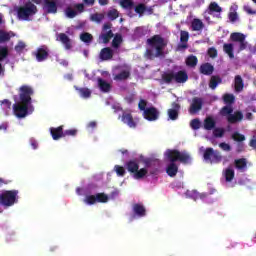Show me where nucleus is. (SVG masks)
Masks as SVG:
<instances>
[{
  "label": "nucleus",
  "mask_w": 256,
  "mask_h": 256,
  "mask_svg": "<svg viewBox=\"0 0 256 256\" xmlns=\"http://www.w3.org/2000/svg\"><path fill=\"white\" fill-rule=\"evenodd\" d=\"M162 81H164V83L167 85L173 83V81L176 83H187V81H189V75L185 70H180L178 72L169 70L168 72L162 74Z\"/></svg>",
  "instance_id": "20e7f679"
},
{
  "label": "nucleus",
  "mask_w": 256,
  "mask_h": 256,
  "mask_svg": "<svg viewBox=\"0 0 256 256\" xmlns=\"http://www.w3.org/2000/svg\"><path fill=\"white\" fill-rule=\"evenodd\" d=\"M50 133L54 141H59L61 137H64L63 126L57 128H50Z\"/></svg>",
  "instance_id": "4be33fe9"
},
{
  "label": "nucleus",
  "mask_w": 256,
  "mask_h": 256,
  "mask_svg": "<svg viewBox=\"0 0 256 256\" xmlns=\"http://www.w3.org/2000/svg\"><path fill=\"white\" fill-rule=\"evenodd\" d=\"M32 55L36 58L38 63H43L49 59V47L47 45H42L36 49Z\"/></svg>",
  "instance_id": "9d476101"
},
{
  "label": "nucleus",
  "mask_w": 256,
  "mask_h": 256,
  "mask_svg": "<svg viewBox=\"0 0 256 256\" xmlns=\"http://www.w3.org/2000/svg\"><path fill=\"white\" fill-rule=\"evenodd\" d=\"M145 167L144 169H151V167H159V160L153 158H146L143 161Z\"/></svg>",
  "instance_id": "c756f323"
},
{
  "label": "nucleus",
  "mask_w": 256,
  "mask_h": 256,
  "mask_svg": "<svg viewBox=\"0 0 256 256\" xmlns=\"http://www.w3.org/2000/svg\"><path fill=\"white\" fill-rule=\"evenodd\" d=\"M95 196L96 203H107V201H109V196L105 193H97Z\"/></svg>",
  "instance_id": "c03bdc74"
},
{
  "label": "nucleus",
  "mask_w": 256,
  "mask_h": 256,
  "mask_svg": "<svg viewBox=\"0 0 256 256\" xmlns=\"http://www.w3.org/2000/svg\"><path fill=\"white\" fill-rule=\"evenodd\" d=\"M37 6L32 2H27L25 5L17 8V18L20 21H29V17H33L37 13Z\"/></svg>",
  "instance_id": "39448f33"
},
{
  "label": "nucleus",
  "mask_w": 256,
  "mask_h": 256,
  "mask_svg": "<svg viewBox=\"0 0 256 256\" xmlns=\"http://www.w3.org/2000/svg\"><path fill=\"white\" fill-rule=\"evenodd\" d=\"M209 14L211 15V13H221L223 11V8H221V6H219V4H217V2H211L209 4Z\"/></svg>",
  "instance_id": "4c0bfd02"
},
{
  "label": "nucleus",
  "mask_w": 256,
  "mask_h": 256,
  "mask_svg": "<svg viewBox=\"0 0 256 256\" xmlns=\"http://www.w3.org/2000/svg\"><path fill=\"white\" fill-rule=\"evenodd\" d=\"M223 83V79L219 76H211L210 81H209V88L212 90L217 89L218 85H221Z\"/></svg>",
  "instance_id": "c85d7f7f"
},
{
  "label": "nucleus",
  "mask_w": 256,
  "mask_h": 256,
  "mask_svg": "<svg viewBox=\"0 0 256 256\" xmlns=\"http://www.w3.org/2000/svg\"><path fill=\"white\" fill-rule=\"evenodd\" d=\"M113 49L109 48V47H105L100 51V59L101 61H109L111 59H113Z\"/></svg>",
  "instance_id": "a211bd4d"
},
{
  "label": "nucleus",
  "mask_w": 256,
  "mask_h": 256,
  "mask_svg": "<svg viewBox=\"0 0 256 256\" xmlns=\"http://www.w3.org/2000/svg\"><path fill=\"white\" fill-rule=\"evenodd\" d=\"M19 93V103L21 105H31L32 98L31 96L34 95L35 91L33 90V87L29 85H22L18 89Z\"/></svg>",
  "instance_id": "423d86ee"
},
{
  "label": "nucleus",
  "mask_w": 256,
  "mask_h": 256,
  "mask_svg": "<svg viewBox=\"0 0 256 256\" xmlns=\"http://www.w3.org/2000/svg\"><path fill=\"white\" fill-rule=\"evenodd\" d=\"M91 21H94L95 23H101L105 19V15L101 13H94L90 17Z\"/></svg>",
  "instance_id": "09e8293b"
},
{
  "label": "nucleus",
  "mask_w": 256,
  "mask_h": 256,
  "mask_svg": "<svg viewBox=\"0 0 256 256\" xmlns=\"http://www.w3.org/2000/svg\"><path fill=\"white\" fill-rule=\"evenodd\" d=\"M224 177L227 183H231L233 179H235V170L233 168L228 167L224 170Z\"/></svg>",
  "instance_id": "2f4dec72"
},
{
  "label": "nucleus",
  "mask_w": 256,
  "mask_h": 256,
  "mask_svg": "<svg viewBox=\"0 0 256 256\" xmlns=\"http://www.w3.org/2000/svg\"><path fill=\"white\" fill-rule=\"evenodd\" d=\"M58 41H61L65 49L69 51L73 46L71 45V38L65 33L58 34Z\"/></svg>",
  "instance_id": "b1692460"
},
{
  "label": "nucleus",
  "mask_w": 256,
  "mask_h": 256,
  "mask_svg": "<svg viewBox=\"0 0 256 256\" xmlns=\"http://www.w3.org/2000/svg\"><path fill=\"white\" fill-rule=\"evenodd\" d=\"M191 29L192 31H203L205 29V24L199 18H194L191 22Z\"/></svg>",
  "instance_id": "393cba45"
},
{
  "label": "nucleus",
  "mask_w": 256,
  "mask_h": 256,
  "mask_svg": "<svg viewBox=\"0 0 256 256\" xmlns=\"http://www.w3.org/2000/svg\"><path fill=\"white\" fill-rule=\"evenodd\" d=\"M84 203H87V205H95V203H97V198L95 195H88L86 196Z\"/></svg>",
  "instance_id": "5fc2aeb1"
},
{
  "label": "nucleus",
  "mask_w": 256,
  "mask_h": 256,
  "mask_svg": "<svg viewBox=\"0 0 256 256\" xmlns=\"http://www.w3.org/2000/svg\"><path fill=\"white\" fill-rule=\"evenodd\" d=\"M17 190H7L4 191L0 195V205H4V207H11L12 205H15L17 201Z\"/></svg>",
  "instance_id": "6e6552de"
},
{
  "label": "nucleus",
  "mask_w": 256,
  "mask_h": 256,
  "mask_svg": "<svg viewBox=\"0 0 256 256\" xmlns=\"http://www.w3.org/2000/svg\"><path fill=\"white\" fill-rule=\"evenodd\" d=\"M125 169L132 175L133 179L141 181L144 177H147L149 170L147 168L139 169V159H132L125 163Z\"/></svg>",
  "instance_id": "7ed1b4c3"
},
{
  "label": "nucleus",
  "mask_w": 256,
  "mask_h": 256,
  "mask_svg": "<svg viewBox=\"0 0 256 256\" xmlns=\"http://www.w3.org/2000/svg\"><path fill=\"white\" fill-rule=\"evenodd\" d=\"M189 45H187V42H181V44H178L177 51H183V49H188Z\"/></svg>",
  "instance_id": "774afa93"
},
{
  "label": "nucleus",
  "mask_w": 256,
  "mask_h": 256,
  "mask_svg": "<svg viewBox=\"0 0 256 256\" xmlns=\"http://www.w3.org/2000/svg\"><path fill=\"white\" fill-rule=\"evenodd\" d=\"M107 17L110 19V21H115V19L119 17V11H117V9L109 10Z\"/></svg>",
  "instance_id": "8fccbe9b"
},
{
  "label": "nucleus",
  "mask_w": 256,
  "mask_h": 256,
  "mask_svg": "<svg viewBox=\"0 0 256 256\" xmlns=\"http://www.w3.org/2000/svg\"><path fill=\"white\" fill-rule=\"evenodd\" d=\"M227 121L231 125H234V123H239V121H243V112L242 111H236L234 114H230L227 116Z\"/></svg>",
  "instance_id": "aec40b11"
},
{
  "label": "nucleus",
  "mask_w": 256,
  "mask_h": 256,
  "mask_svg": "<svg viewBox=\"0 0 256 256\" xmlns=\"http://www.w3.org/2000/svg\"><path fill=\"white\" fill-rule=\"evenodd\" d=\"M180 41L181 43H187L189 41V32L182 30L180 32Z\"/></svg>",
  "instance_id": "13d9d810"
},
{
  "label": "nucleus",
  "mask_w": 256,
  "mask_h": 256,
  "mask_svg": "<svg viewBox=\"0 0 256 256\" xmlns=\"http://www.w3.org/2000/svg\"><path fill=\"white\" fill-rule=\"evenodd\" d=\"M26 45L24 42H18V44L15 46V52L16 53H23V49H25Z\"/></svg>",
  "instance_id": "052dcab7"
},
{
  "label": "nucleus",
  "mask_w": 256,
  "mask_h": 256,
  "mask_svg": "<svg viewBox=\"0 0 256 256\" xmlns=\"http://www.w3.org/2000/svg\"><path fill=\"white\" fill-rule=\"evenodd\" d=\"M113 37H115V35L113 34V31L109 30L106 33L100 34L99 39L102 40V43H104V45H107V43H109V41H111Z\"/></svg>",
  "instance_id": "473e14b6"
},
{
  "label": "nucleus",
  "mask_w": 256,
  "mask_h": 256,
  "mask_svg": "<svg viewBox=\"0 0 256 256\" xmlns=\"http://www.w3.org/2000/svg\"><path fill=\"white\" fill-rule=\"evenodd\" d=\"M197 63H199V60L195 55H190L186 58L187 67H197Z\"/></svg>",
  "instance_id": "58836bf2"
},
{
  "label": "nucleus",
  "mask_w": 256,
  "mask_h": 256,
  "mask_svg": "<svg viewBox=\"0 0 256 256\" xmlns=\"http://www.w3.org/2000/svg\"><path fill=\"white\" fill-rule=\"evenodd\" d=\"M131 77V72L128 70H123L119 74H116L114 76L115 81H125L126 79H129Z\"/></svg>",
  "instance_id": "72a5a7b5"
},
{
  "label": "nucleus",
  "mask_w": 256,
  "mask_h": 256,
  "mask_svg": "<svg viewBox=\"0 0 256 256\" xmlns=\"http://www.w3.org/2000/svg\"><path fill=\"white\" fill-rule=\"evenodd\" d=\"M143 116L147 121H157V119H159V110L155 107L146 108L143 112Z\"/></svg>",
  "instance_id": "f8f14e48"
},
{
  "label": "nucleus",
  "mask_w": 256,
  "mask_h": 256,
  "mask_svg": "<svg viewBox=\"0 0 256 256\" xmlns=\"http://www.w3.org/2000/svg\"><path fill=\"white\" fill-rule=\"evenodd\" d=\"M138 108L140 109V111H144V113H145V111H147V101L141 99L138 104Z\"/></svg>",
  "instance_id": "e2e57ef3"
},
{
  "label": "nucleus",
  "mask_w": 256,
  "mask_h": 256,
  "mask_svg": "<svg viewBox=\"0 0 256 256\" xmlns=\"http://www.w3.org/2000/svg\"><path fill=\"white\" fill-rule=\"evenodd\" d=\"M1 108L3 111H9L11 109V101L4 99L0 102Z\"/></svg>",
  "instance_id": "864d4df0"
},
{
  "label": "nucleus",
  "mask_w": 256,
  "mask_h": 256,
  "mask_svg": "<svg viewBox=\"0 0 256 256\" xmlns=\"http://www.w3.org/2000/svg\"><path fill=\"white\" fill-rule=\"evenodd\" d=\"M166 157L170 161V164L166 168V173L169 177H175L177 173H179V166H177V161L187 165V163H191V155L189 153L183 151H179L177 149L167 150Z\"/></svg>",
  "instance_id": "f257e3e1"
},
{
  "label": "nucleus",
  "mask_w": 256,
  "mask_h": 256,
  "mask_svg": "<svg viewBox=\"0 0 256 256\" xmlns=\"http://www.w3.org/2000/svg\"><path fill=\"white\" fill-rule=\"evenodd\" d=\"M134 11L141 17L147 11V6H145L143 3H140L135 6Z\"/></svg>",
  "instance_id": "a18cd8bd"
},
{
  "label": "nucleus",
  "mask_w": 256,
  "mask_h": 256,
  "mask_svg": "<svg viewBox=\"0 0 256 256\" xmlns=\"http://www.w3.org/2000/svg\"><path fill=\"white\" fill-rule=\"evenodd\" d=\"M147 45L150 47L146 49L145 57L150 61L153 59H157V57H165V47H167V42H165V38L161 37V35L156 34L146 40Z\"/></svg>",
  "instance_id": "f03ea898"
},
{
  "label": "nucleus",
  "mask_w": 256,
  "mask_h": 256,
  "mask_svg": "<svg viewBox=\"0 0 256 256\" xmlns=\"http://www.w3.org/2000/svg\"><path fill=\"white\" fill-rule=\"evenodd\" d=\"M220 113L223 117H229V115L233 114V107L231 105H226L221 109Z\"/></svg>",
  "instance_id": "37998d69"
},
{
  "label": "nucleus",
  "mask_w": 256,
  "mask_h": 256,
  "mask_svg": "<svg viewBox=\"0 0 256 256\" xmlns=\"http://www.w3.org/2000/svg\"><path fill=\"white\" fill-rule=\"evenodd\" d=\"M203 159L207 163H221L223 161V156L219 150H215L211 147H208L204 150Z\"/></svg>",
  "instance_id": "0eeeda50"
},
{
  "label": "nucleus",
  "mask_w": 256,
  "mask_h": 256,
  "mask_svg": "<svg viewBox=\"0 0 256 256\" xmlns=\"http://www.w3.org/2000/svg\"><path fill=\"white\" fill-rule=\"evenodd\" d=\"M201 109H203V99L199 97H194L192 99V104L190 105L189 108L190 115H195V113H199Z\"/></svg>",
  "instance_id": "ddd939ff"
},
{
  "label": "nucleus",
  "mask_w": 256,
  "mask_h": 256,
  "mask_svg": "<svg viewBox=\"0 0 256 256\" xmlns=\"http://www.w3.org/2000/svg\"><path fill=\"white\" fill-rule=\"evenodd\" d=\"M237 9H239V6L235 4L230 7V12L228 14V19L230 23H235L239 20V14H237Z\"/></svg>",
  "instance_id": "5701e85b"
},
{
  "label": "nucleus",
  "mask_w": 256,
  "mask_h": 256,
  "mask_svg": "<svg viewBox=\"0 0 256 256\" xmlns=\"http://www.w3.org/2000/svg\"><path fill=\"white\" fill-rule=\"evenodd\" d=\"M66 16L68 17V19H75V17H77V11H75L71 7H68L66 8Z\"/></svg>",
  "instance_id": "6e6d98bb"
},
{
  "label": "nucleus",
  "mask_w": 256,
  "mask_h": 256,
  "mask_svg": "<svg viewBox=\"0 0 256 256\" xmlns=\"http://www.w3.org/2000/svg\"><path fill=\"white\" fill-rule=\"evenodd\" d=\"M186 197L189 199H193L194 201H197L199 199V192L197 190H187L185 193Z\"/></svg>",
  "instance_id": "de8ad7c7"
},
{
  "label": "nucleus",
  "mask_w": 256,
  "mask_h": 256,
  "mask_svg": "<svg viewBox=\"0 0 256 256\" xmlns=\"http://www.w3.org/2000/svg\"><path fill=\"white\" fill-rule=\"evenodd\" d=\"M80 41L89 45V43L93 42V35L88 32H83L80 34Z\"/></svg>",
  "instance_id": "e433bc0d"
},
{
  "label": "nucleus",
  "mask_w": 256,
  "mask_h": 256,
  "mask_svg": "<svg viewBox=\"0 0 256 256\" xmlns=\"http://www.w3.org/2000/svg\"><path fill=\"white\" fill-rule=\"evenodd\" d=\"M234 88H235V91H237L238 93H240V91H243V89L245 88V83L243 82V78L241 77V75L235 76Z\"/></svg>",
  "instance_id": "cd10ccee"
},
{
  "label": "nucleus",
  "mask_w": 256,
  "mask_h": 256,
  "mask_svg": "<svg viewBox=\"0 0 256 256\" xmlns=\"http://www.w3.org/2000/svg\"><path fill=\"white\" fill-rule=\"evenodd\" d=\"M74 7L77 9L79 13H83L85 11V4L83 3L75 4Z\"/></svg>",
  "instance_id": "338daca9"
},
{
  "label": "nucleus",
  "mask_w": 256,
  "mask_h": 256,
  "mask_svg": "<svg viewBox=\"0 0 256 256\" xmlns=\"http://www.w3.org/2000/svg\"><path fill=\"white\" fill-rule=\"evenodd\" d=\"M121 121L128 125L130 129H135L137 127V122L133 119L131 112H123L121 116Z\"/></svg>",
  "instance_id": "4468645a"
},
{
  "label": "nucleus",
  "mask_w": 256,
  "mask_h": 256,
  "mask_svg": "<svg viewBox=\"0 0 256 256\" xmlns=\"http://www.w3.org/2000/svg\"><path fill=\"white\" fill-rule=\"evenodd\" d=\"M223 51L228 55L230 59H235V54L233 53V44L232 43H225L223 45Z\"/></svg>",
  "instance_id": "f704fd0d"
},
{
  "label": "nucleus",
  "mask_w": 256,
  "mask_h": 256,
  "mask_svg": "<svg viewBox=\"0 0 256 256\" xmlns=\"http://www.w3.org/2000/svg\"><path fill=\"white\" fill-rule=\"evenodd\" d=\"M181 110V105L177 102L172 103V108L168 109V117L171 121H177L179 119V111Z\"/></svg>",
  "instance_id": "2eb2a0df"
},
{
  "label": "nucleus",
  "mask_w": 256,
  "mask_h": 256,
  "mask_svg": "<svg viewBox=\"0 0 256 256\" xmlns=\"http://www.w3.org/2000/svg\"><path fill=\"white\" fill-rule=\"evenodd\" d=\"M12 37H15V32L13 31L7 32L3 29H0V44L8 43V41H11Z\"/></svg>",
  "instance_id": "412c9836"
},
{
  "label": "nucleus",
  "mask_w": 256,
  "mask_h": 256,
  "mask_svg": "<svg viewBox=\"0 0 256 256\" xmlns=\"http://www.w3.org/2000/svg\"><path fill=\"white\" fill-rule=\"evenodd\" d=\"M29 104H21V102H16L13 104V111L18 119H23L27 117L29 113Z\"/></svg>",
  "instance_id": "9b49d317"
},
{
  "label": "nucleus",
  "mask_w": 256,
  "mask_h": 256,
  "mask_svg": "<svg viewBox=\"0 0 256 256\" xmlns=\"http://www.w3.org/2000/svg\"><path fill=\"white\" fill-rule=\"evenodd\" d=\"M75 89H76V91H78L80 96L83 97L84 99H89V97H91V91L89 90V88H77V87H75Z\"/></svg>",
  "instance_id": "ea45409f"
},
{
  "label": "nucleus",
  "mask_w": 256,
  "mask_h": 256,
  "mask_svg": "<svg viewBox=\"0 0 256 256\" xmlns=\"http://www.w3.org/2000/svg\"><path fill=\"white\" fill-rule=\"evenodd\" d=\"M216 126H217V122L212 116H207L204 119L203 127L205 131H213V129H215Z\"/></svg>",
  "instance_id": "6ab92c4d"
},
{
  "label": "nucleus",
  "mask_w": 256,
  "mask_h": 256,
  "mask_svg": "<svg viewBox=\"0 0 256 256\" xmlns=\"http://www.w3.org/2000/svg\"><path fill=\"white\" fill-rule=\"evenodd\" d=\"M234 166L238 171H243V169H247V159L240 158L234 160Z\"/></svg>",
  "instance_id": "7c9ffc66"
},
{
  "label": "nucleus",
  "mask_w": 256,
  "mask_h": 256,
  "mask_svg": "<svg viewBox=\"0 0 256 256\" xmlns=\"http://www.w3.org/2000/svg\"><path fill=\"white\" fill-rule=\"evenodd\" d=\"M114 169L118 177H125V168L123 166L115 165Z\"/></svg>",
  "instance_id": "4d7b16f0"
},
{
  "label": "nucleus",
  "mask_w": 256,
  "mask_h": 256,
  "mask_svg": "<svg viewBox=\"0 0 256 256\" xmlns=\"http://www.w3.org/2000/svg\"><path fill=\"white\" fill-rule=\"evenodd\" d=\"M121 43H123V36L121 34H115L112 40L113 49H119L121 47Z\"/></svg>",
  "instance_id": "c9c22d12"
},
{
  "label": "nucleus",
  "mask_w": 256,
  "mask_h": 256,
  "mask_svg": "<svg viewBox=\"0 0 256 256\" xmlns=\"http://www.w3.org/2000/svg\"><path fill=\"white\" fill-rule=\"evenodd\" d=\"M44 9L49 15H55L57 13V1L55 0H44Z\"/></svg>",
  "instance_id": "dca6fc26"
},
{
  "label": "nucleus",
  "mask_w": 256,
  "mask_h": 256,
  "mask_svg": "<svg viewBox=\"0 0 256 256\" xmlns=\"http://www.w3.org/2000/svg\"><path fill=\"white\" fill-rule=\"evenodd\" d=\"M213 135L221 138L225 135V130L223 128H214Z\"/></svg>",
  "instance_id": "bf43d9fd"
},
{
  "label": "nucleus",
  "mask_w": 256,
  "mask_h": 256,
  "mask_svg": "<svg viewBox=\"0 0 256 256\" xmlns=\"http://www.w3.org/2000/svg\"><path fill=\"white\" fill-rule=\"evenodd\" d=\"M223 101L226 105H233L235 103V96L233 94H225L223 96Z\"/></svg>",
  "instance_id": "49530a36"
},
{
  "label": "nucleus",
  "mask_w": 256,
  "mask_h": 256,
  "mask_svg": "<svg viewBox=\"0 0 256 256\" xmlns=\"http://www.w3.org/2000/svg\"><path fill=\"white\" fill-rule=\"evenodd\" d=\"M231 41L233 43H238V53H241V51H245L247 49L248 43L245 41V34L241 32H233L230 35Z\"/></svg>",
  "instance_id": "1a4fd4ad"
},
{
  "label": "nucleus",
  "mask_w": 256,
  "mask_h": 256,
  "mask_svg": "<svg viewBox=\"0 0 256 256\" xmlns=\"http://www.w3.org/2000/svg\"><path fill=\"white\" fill-rule=\"evenodd\" d=\"M213 71H215V68L211 63H204L200 66V73L202 75H213Z\"/></svg>",
  "instance_id": "bb28decb"
},
{
  "label": "nucleus",
  "mask_w": 256,
  "mask_h": 256,
  "mask_svg": "<svg viewBox=\"0 0 256 256\" xmlns=\"http://www.w3.org/2000/svg\"><path fill=\"white\" fill-rule=\"evenodd\" d=\"M190 127L194 131H197L198 129H201V121L198 118H195V119L191 120Z\"/></svg>",
  "instance_id": "3c124183"
},
{
  "label": "nucleus",
  "mask_w": 256,
  "mask_h": 256,
  "mask_svg": "<svg viewBox=\"0 0 256 256\" xmlns=\"http://www.w3.org/2000/svg\"><path fill=\"white\" fill-rule=\"evenodd\" d=\"M9 57V47L0 46V63Z\"/></svg>",
  "instance_id": "79ce46f5"
},
{
  "label": "nucleus",
  "mask_w": 256,
  "mask_h": 256,
  "mask_svg": "<svg viewBox=\"0 0 256 256\" xmlns=\"http://www.w3.org/2000/svg\"><path fill=\"white\" fill-rule=\"evenodd\" d=\"M231 137H232L233 141H237L238 143L245 141V135H243L239 132H234Z\"/></svg>",
  "instance_id": "603ef678"
},
{
  "label": "nucleus",
  "mask_w": 256,
  "mask_h": 256,
  "mask_svg": "<svg viewBox=\"0 0 256 256\" xmlns=\"http://www.w3.org/2000/svg\"><path fill=\"white\" fill-rule=\"evenodd\" d=\"M120 6L122 9H133L135 7V2L133 0H121L120 1Z\"/></svg>",
  "instance_id": "a19ab883"
},
{
  "label": "nucleus",
  "mask_w": 256,
  "mask_h": 256,
  "mask_svg": "<svg viewBox=\"0 0 256 256\" xmlns=\"http://www.w3.org/2000/svg\"><path fill=\"white\" fill-rule=\"evenodd\" d=\"M77 135V129H70L64 131V137H75Z\"/></svg>",
  "instance_id": "680f3d73"
},
{
  "label": "nucleus",
  "mask_w": 256,
  "mask_h": 256,
  "mask_svg": "<svg viewBox=\"0 0 256 256\" xmlns=\"http://www.w3.org/2000/svg\"><path fill=\"white\" fill-rule=\"evenodd\" d=\"M132 211L136 217H145L147 215V209L141 203H135L132 205Z\"/></svg>",
  "instance_id": "f3484780"
},
{
  "label": "nucleus",
  "mask_w": 256,
  "mask_h": 256,
  "mask_svg": "<svg viewBox=\"0 0 256 256\" xmlns=\"http://www.w3.org/2000/svg\"><path fill=\"white\" fill-rule=\"evenodd\" d=\"M208 55L209 57H211L212 59H215V57H217V49H215V47H211L208 49Z\"/></svg>",
  "instance_id": "0e129e2a"
},
{
  "label": "nucleus",
  "mask_w": 256,
  "mask_h": 256,
  "mask_svg": "<svg viewBox=\"0 0 256 256\" xmlns=\"http://www.w3.org/2000/svg\"><path fill=\"white\" fill-rule=\"evenodd\" d=\"M220 149H222V151H231V145H229L228 143L225 142H221L219 144Z\"/></svg>",
  "instance_id": "69168bd1"
},
{
  "label": "nucleus",
  "mask_w": 256,
  "mask_h": 256,
  "mask_svg": "<svg viewBox=\"0 0 256 256\" xmlns=\"http://www.w3.org/2000/svg\"><path fill=\"white\" fill-rule=\"evenodd\" d=\"M98 87L103 93H109L111 91V83L105 81L103 78H98Z\"/></svg>",
  "instance_id": "a878e982"
}]
</instances>
